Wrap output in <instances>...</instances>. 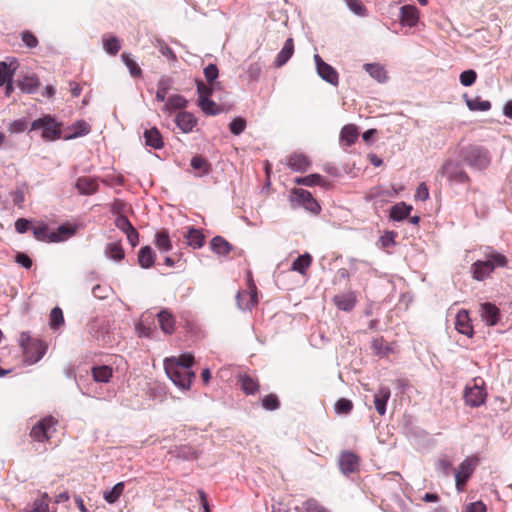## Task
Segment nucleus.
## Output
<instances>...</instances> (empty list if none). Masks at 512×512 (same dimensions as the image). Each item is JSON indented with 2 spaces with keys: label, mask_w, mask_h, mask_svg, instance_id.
Here are the masks:
<instances>
[{
  "label": "nucleus",
  "mask_w": 512,
  "mask_h": 512,
  "mask_svg": "<svg viewBox=\"0 0 512 512\" xmlns=\"http://www.w3.org/2000/svg\"><path fill=\"white\" fill-rule=\"evenodd\" d=\"M57 421L52 416H47L38 421L31 429L30 436L38 442L48 440L55 431Z\"/></svg>",
  "instance_id": "7"
},
{
  "label": "nucleus",
  "mask_w": 512,
  "mask_h": 512,
  "mask_svg": "<svg viewBox=\"0 0 512 512\" xmlns=\"http://www.w3.org/2000/svg\"><path fill=\"white\" fill-rule=\"evenodd\" d=\"M115 225L124 233L134 228L131 222L128 220V218L123 215L117 216V218L115 219Z\"/></svg>",
  "instance_id": "55"
},
{
  "label": "nucleus",
  "mask_w": 512,
  "mask_h": 512,
  "mask_svg": "<svg viewBox=\"0 0 512 512\" xmlns=\"http://www.w3.org/2000/svg\"><path fill=\"white\" fill-rule=\"evenodd\" d=\"M26 128H27V122L25 120L19 119V120L12 121L9 124L8 130L11 133H22L26 130Z\"/></svg>",
  "instance_id": "57"
},
{
  "label": "nucleus",
  "mask_w": 512,
  "mask_h": 512,
  "mask_svg": "<svg viewBox=\"0 0 512 512\" xmlns=\"http://www.w3.org/2000/svg\"><path fill=\"white\" fill-rule=\"evenodd\" d=\"M64 323L62 310L58 307L52 309L50 313V324L53 328H58Z\"/></svg>",
  "instance_id": "51"
},
{
  "label": "nucleus",
  "mask_w": 512,
  "mask_h": 512,
  "mask_svg": "<svg viewBox=\"0 0 512 512\" xmlns=\"http://www.w3.org/2000/svg\"><path fill=\"white\" fill-rule=\"evenodd\" d=\"M19 344L23 350L25 360L29 364L38 362L46 352L45 344L38 339H32L29 332L20 334Z\"/></svg>",
  "instance_id": "3"
},
{
  "label": "nucleus",
  "mask_w": 512,
  "mask_h": 512,
  "mask_svg": "<svg viewBox=\"0 0 512 512\" xmlns=\"http://www.w3.org/2000/svg\"><path fill=\"white\" fill-rule=\"evenodd\" d=\"M188 101L181 95L175 94L169 96L162 107V111L171 114L175 110L183 109L187 106Z\"/></svg>",
  "instance_id": "19"
},
{
  "label": "nucleus",
  "mask_w": 512,
  "mask_h": 512,
  "mask_svg": "<svg viewBox=\"0 0 512 512\" xmlns=\"http://www.w3.org/2000/svg\"><path fill=\"white\" fill-rule=\"evenodd\" d=\"M363 67L377 82L384 83L387 81V72L383 65L379 63H367Z\"/></svg>",
  "instance_id": "25"
},
{
  "label": "nucleus",
  "mask_w": 512,
  "mask_h": 512,
  "mask_svg": "<svg viewBox=\"0 0 512 512\" xmlns=\"http://www.w3.org/2000/svg\"><path fill=\"white\" fill-rule=\"evenodd\" d=\"M429 198V190L425 183L419 184L416 189L415 199L420 201H426Z\"/></svg>",
  "instance_id": "62"
},
{
  "label": "nucleus",
  "mask_w": 512,
  "mask_h": 512,
  "mask_svg": "<svg viewBox=\"0 0 512 512\" xmlns=\"http://www.w3.org/2000/svg\"><path fill=\"white\" fill-rule=\"evenodd\" d=\"M77 226L76 225H69V224H63L60 225L57 229V231L52 232V236L50 238V242H62L70 238L76 233Z\"/></svg>",
  "instance_id": "22"
},
{
  "label": "nucleus",
  "mask_w": 512,
  "mask_h": 512,
  "mask_svg": "<svg viewBox=\"0 0 512 512\" xmlns=\"http://www.w3.org/2000/svg\"><path fill=\"white\" fill-rule=\"evenodd\" d=\"M236 301L239 309L243 311L250 310L257 304V290L251 278L248 280V289L237 293Z\"/></svg>",
  "instance_id": "10"
},
{
  "label": "nucleus",
  "mask_w": 512,
  "mask_h": 512,
  "mask_svg": "<svg viewBox=\"0 0 512 512\" xmlns=\"http://www.w3.org/2000/svg\"><path fill=\"white\" fill-rule=\"evenodd\" d=\"M191 166L192 168L196 169V170H202L204 173H206L208 171V164L207 162L199 157V156H195L191 159Z\"/></svg>",
  "instance_id": "61"
},
{
  "label": "nucleus",
  "mask_w": 512,
  "mask_h": 512,
  "mask_svg": "<svg viewBox=\"0 0 512 512\" xmlns=\"http://www.w3.org/2000/svg\"><path fill=\"white\" fill-rule=\"evenodd\" d=\"M485 255L487 258L486 260L476 261L471 266L473 278L477 281L486 279L490 276L496 267H504L507 262V259L504 255L493 250H489V252H486Z\"/></svg>",
  "instance_id": "2"
},
{
  "label": "nucleus",
  "mask_w": 512,
  "mask_h": 512,
  "mask_svg": "<svg viewBox=\"0 0 512 512\" xmlns=\"http://www.w3.org/2000/svg\"><path fill=\"white\" fill-rule=\"evenodd\" d=\"M451 468L452 463L448 459H440L436 464L437 471L442 473L444 476L449 475Z\"/></svg>",
  "instance_id": "60"
},
{
  "label": "nucleus",
  "mask_w": 512,
  "mask_h": 512,
  "mask_svg": "<svg viewBox=\"0 0 512 512\" xmlns=\"http://www.w3.org/2000/svg\"><path fill=\"white\" fill-rule=\"evenodd\" d=\"M312 258L308 253L300 255L292 263V270L300 274H305L306 270L311 265Z\"/></svg>",
  "instance_id": "37"
},
{
  "label": "nucleus",
  "mask_w": 512,
  "mask_h": 512,
  "mask_svg": "<svg viewBox=\"0 0 512 512\" xmlns=\"http://www.w3.org/2000/svg\"><path fill=\"white\" fill-rule=\"evenodd\" d=\"M310 165L309 159L303 154H293L288 160V166L298 172H304Z\"/></svg>",
  "instance_id": "28"
},
{
  "label": "nucleus",
  "mask_w": 512,
  "mask_h": 512,
  "mask_svg": "<svg viewBox=\"0 0 512 512\" xmlns=\"http://www.w3.org/2000/svg\"><path fill=\"white\" fill-rule=\"evenodd\" d=\"M155 245L162 252L170 251L172 249V243L168 233L165 231L158 232L155 235Z\"/></svg>",
  "instance_id": "39"
},
{
  "label": "nucleus",
  "mask_w": 512,
  "mask_h": 512,
  "mask_svg": "<svg viewBox=\"0 0 512 512\" xmlns=\"http://www.w3.org/2000/svg\"><path fill=\"white\" fill-rule=\"evenodd\" d=\"M76 187L82 194H92L97 190V182L94 179L81 177L76 182Z\"/></svg>",
  "instance_id": "33"
},
{
  "label": "nucleus",
  "mask_w": 512,
  "mask_h": 512,
  "mask_svg": "<svg viewBox=\"0 0 512 512\" xmlns=\"http://www.w3.org/2000/svg\"><path fill=\"white\" fill-rule=\"evenodd\" d=\"M357 138H358V129L355 125L349 124V125H345L342 128L341 133H340V142L343 145L350 146L353 143H355Z\"/></svg>",
  "instance_id": "29"
},
{
  "label": "nucleus",
  "mask_w": 512,
  "mask_h": 512,
  "mask_svg": "<svg viewBox=\"0 0 512 512\" xmlns=\"http://www.w3.org/2000/svg\"><path fill=\"white\" fill-rule=\"evenodd\" d=\"M465 512H486V506L481 501L473 502L466 507Z\"/></svg>",
  "instance_id": "64"
},
{
  "label": "nucleus",
  "mask_w": 512,
  "mask_h": 512,
  "mask_svg": "<svg viewBox=\"0 0 512 512\" xmlns=\"http://www.w3.org/2000/svg\"><path fill=\"white\" fill-rule=\"evenodd\" d=\"M419 21V11L413 5H404L400 8V23L403 26L414 27Z\"/></svg>",
  "instance_id": "14"
},
{
  "label": "nucleus",
  "mask_w": 512,
  "mask_h": 512,
  "mask_svg": "<svg viewBox=\"0 0 512 512\" xmlns=\"http://www.w3.org/2000/svg\"><path fill=\"white\" fill-rule=\"evenodd\" d=\"M473 469H474L473 464L469 459L464 460L460 464L457 472L455 473V482H456L457 490H459V491L462 490L463 485L466 483V481L472 474Z\"/></svg>",
  "instance_id": "15"
},
{
  "label": "nucleus",
  "mask_w": 512,
  "mask_h": 512,
  "mask_svg": "<svg viewBox=\"0 0 512 512\" xmlns=\"http://www.w3.org/2000/svg\"><path fill=\"white\" fill-rule=\"evenodd\" d=\"M359 466V458L352 452H343L339 457V467L342 473L348 475L355 472Z\"/></svg>",
  "instance_id": "12"
},
{
  "label": "nucleus",
  "mask_w": 512,
  "mask_h": 512,
  "mask_svg": "<svg viewBox=\"0 0 512 512\" xmlns=\"http://www.w3.org/2000/svg\"><path fill=\"white\" fill-rule=\"evenodd\" d=\"M262 406L267 410H275L279 406V401L276 395L269 394L262 399Z\"/></svg>",
  "instance_id": "54"
},
{
  "label": "nucleus",
  "mask_w": 512,
  "mask_h": 512,
  "mask_svg": "<svg viewBox=\"0 0 512 512\" xmlns=\"http://www.w3.org/2000/svg\"><path fill=\"white\" fill-rule=\"evenodd\" d=\"M246 128V121L241 117L234 118L230 124V132L234 135H240Z\"/></svg>",
  "instance_id": "48"
},
{
  "label": "nucleus",
  "mask_w": 512,
  "mask_h": 512,
  "mask_svg": "<svg viewBox=\"0 0 512 512\" xmlns=\"http://www.w3.org/2000/svg\"><path fill=\"white\" fill-rule=\"evenodd\" d=\"M184 238L186 240V244L193 249H199L203 246L204 235L199 229L190 227L184 234Z\"/></svg>",
  "instance_id": "23"
},
{
  "label": "nucleus",
  "mask_w": 512,
  "mask_h": 512,
  "mask_svg": "<svg viewBox=\"0 0 512 512\" xmlns=\"http://www.w3.org/2000/svg\"><path fill=\"white\" fill-rule=\"evenodd\" d=\"M175 124L183 133H190L197 125V118L190 112L182 111L176 115Z\"/></svg>",
  "instance_id": "13"
},
{
  "label": "nucleus",
  "mask_w": 512,
  "mask_h": 512,
  "mask_svg": "<svg viewBox=\"0 0 512 512\" xmlns=\"http://www.w3.org/2000/svg\"><path fill=\"white\" fill-rule=\"evenodd\" d=\"M204 75L208 82L214 81L218 77V68L214 64H209L204 69Z\"/></svg>",
  "instance_id": "63"
},
{
  "label": "nucleus",
  "mask_w": 512,
  "mask_h": 512,
  "mask_svg": "<svg viewBox=\"0 0 512 512\" xmlns=\"http://www.w3.org/2000/svg\"><path fill=\"white\" fill-rule=\"evenodd\" d=\"M21 39L28 48H35L38 45L37 38L29 31L22 32Z\"/></svg>",
  "instance_id": "59"
},
{
  "label": "nucleus",
  "mask_w": 512,
  "mask_h": 512,
  "mask_svg": "<svg viewBox=\"0 0 512 512\" xmlns=\"http://www.w3.org/2000/svg\"><path fill=\"white\" fill-rule=\"evenodd\" d=\"M194 357L190 353L181 354L179 357H168L164 360L166 375L173 384L182 391H188L196 378L191 370Z\"/></svg>",
  "instance_id": "1"
},
{
  "label": "nucleus",
  "mask_w": 512,
  "mask_h": 512,
  "mask_svg": "<svg viewBox=\"0 0 512 512\" xmlns=\"http://www.w3.org/2000/svg\"><path fill=\"white\" fill-rule=\"evenodd\" d=\"M124 491V483L123 482H118L117 484H115L113 486V488L109 491H106L104 493V499L112 504V503H115L119 497L122 495Z\"/></svg>",
  "instance_id": "41"
},
{
  "label": "nucleus",
  "mask_w": 512,
  "mask_h": 512,
  "mask_svg": "<svg viewBox=\"0 0 512 512\" xmlns=\"http://www.w3.org/2000/svg\"><path fill=\"white\" fill-rule=\"evenodd\" d=\"M198 105L202 111L208 115H216L219 113L216 103L209 98L198 99Z\"/></svg>",
  "instance_id": "44"
},
{
  "label": "nucleus",
  "mask_w": 512,
  "mask_h": 512,
  "mask_svg": "<svg viewBox=\"0 0 512 512\" xmlns=\"http://www.w3.org/2000/svg\"><path fill=\"white\" fill-rule=\"evenodd\" d=\"M18 86L22 92L33 94L38 90L40 82L35 74H28L19 80Z\"/></svg>",
  "instance_id": "21"
},
{
  "label": "nucleus",
  "mask_w": 512,
  "mask_h": 512,
  "mask_svg": "<svg viewBox=\"0 0 512 512\" xmlns=\"http://www.w3.org/2000/svg\"><path fill=\"white\" fill-rule=\"evenodd\" d=\"M170 88V83L167 79H161L157 84L156 100L160 102L166 101V95Z\"/></svg>",
  "instance_id": "46"
},
{
  "label": "nucleus",
  "mask_w": 512,
  "mask_h": 512,
  "mask_svg": "<svg viewBox=\"0 0 512 512\" xmlns=\"http://www.w3.org/2000/svg\"><path fill=\"white\" fill-rule=\"evenodd\" d=\"M334 303L339 309L349 311L355 305V297L352 294L338 295L334 297Z\"/></svg>",
  "instance_id": "38"
},
{
  "label": "nucleus",
  "mask_w": 512,
  "mask_h": 512,
  "mask_svg": "<svg viewBox=\"0 0 512 512\" xmlns=\"http://www.w3.org/2000/svg\"><path fill=\"white\" fill-rule=\"evenodd\" d=\"M12 74L10 73L9 67L5 62H0V86H3L6 82L11 81Z\"/></svg>",
  "instance_id": "58"
},
{
  "label": "nucleus",
  "mask_w": 512,
  "mask_h": 512,
  "mask_svg": "<svg viewBox=\"0 0 512 512\" xmlns=\"http://www.w3.org/2000/svg\"><path fill=\"white\" fill-rule=\"evenodd\" d=\"M157 317L161 330L166 334L173 333L175 326L173 315L168 310H162L157 314Z\"/></svg>",
  "instance_id": "26"
},
{
  "label": "nucleus",
  "mask_w": 512,
  "mask_h": 512,
  "mask_svg": "<svg viewBox=\"0 0 512 512\" xmlns=\"http://www.w3.org/2000/svg\"><path fill=\"white\" fill-rule=\"evenodd\" d=\"M71 130L72 133L67 137L68 139L87 135L90 132V125L85 121H78L72 125Z\"/></svg>",
  "instance_id": "42"
},
{
  "label": "nucleus",
  "mask_w": 512,
  "mask_h": 512,
  "mask_svg": "<svg viewBox=\"0 0 512 512\" xmlns=\"http://www.w3.org/2000/svg\"><path fill=\"white\" fill-rule=\"evenodd\" d=\"M353 408V404L348 399H340L335 404V410L338 414H348Z\"/></svg>",
  "instance_id": "53"
},
{
  "label": "nucleus",
  "mask_w": 512,
  "mask_h": 512,
  "mask_svg": "<svg viewBox=\"0 0 512 512\" xmlns=\"http://www.w3.org/2000/svg\"><path fill=\"white\" fill-rule=\"evenodd\" d=\"M47 495H45L44 498L36 499L33 503V507L29 512H49V505L47 500L45 499Z\"/></svg>",
  "instance_id": "56"
},
{
  "label": "nucleus",
  "mask_w": 512,
  "mask_h": 512,
  "mask_svg": "<svg viewBox=\"0 0 512 512\" xmlns=\"http://www.w3.org/2000/svg\"><path fill=\"white\" fill-rule=\"evenodd\" d=\"M412 206L404 202L397 203L390 210V217L395 221L404 220L411 212Z\"/></svg>",
  "instance_id": "31"
},
{
  "label": "nucleus",
  "mask_w": 512,
  "mask_h": 512,
  "mask_svg": "<svg viewBox=\"0 0 512 512\" xmlns=\"http://www.w3.org/2000/svg\"><path fill=\"white\" fill-rule=\"evenodd\" d=\"M294 53V42H293V39L292 38H288L285 43H284V46L282 47V49L280 50V52L277 54L276 58H275V66L276 67H282L283 65H285L289 59L292 57Z\"/></svg>",
  "instance_id": "20"
},
{
  "label": "nucleus",
  "mask_w": 512,
  "mask_h": 512,
  "mask_svg": "<svg viewBox=\"0 0 512 512\" xmlns=\"http://www.w3.org/2000/svg\"><path fill=\"white\" fill-rule=\"evenodd\" d=\"M104 50L111 55H116L120 50V42L116 37H106L103 39Z\"/></svg>",
  "instance_id": "43"
},
{
  "label": "nucleus",
  "mask_w": 512,
  "mask_h": 512,
  "mask_svg": "<svg viewBox=\"0 0 512 512\" xmlns=\"http://www.w3.org/2000/svg\"><path fill=\"white\" fill-rule=\"evenodd\" d=\"M438 173L442 177H447L453 183H466L469 182L467 173L459 167V165L452 160H447L439 169Z\"/></svg>",
  "instance_id": "8"
},
{
  "label": "nucleus",
  "mask_w": 512,
  "mask_h": 512,
  "mask_svg": "<svg viewBox=\"0 0 512 512\" xmlns=\"http://www.w3.org/2000/svg\"><path fill=\"white\" fill-rule=\"evenodd\" d=\"M456 330L466 336H472L473 328L470 324V318L466 310L459 311L455 319Z\"/></svg>",
  "instance_id": "18"
},
{
  "label": "nucleus",
  "mask_w": 512,
  "mask_h": 512,
  "mask_svg": "<svg viewBox=\"0 0 512 512\" xmlns=\"http://www.w3.org/2000/svg\"><path fill=\"white\" fill-rule=\"evenodd\" d=\"M321 180V176L318 175V174H311V175H308V176H305V177H299V178H296L295 179V182L299 185H304V186H314V185H317L319 184Z\"/></svg>",
  "instance_id": "52"
},
{
  "label": "nucleus",
  "mask_w": 512,
  "mask_h": 512,
  "mask_svg": "<svg viewBox=\"0 0 512 512\" xmlns=\"http://www.w3.org/2000/svg\"><path fill=\"white\" fill-rule=\"evenodd\" d=\"M465 101L471 111H488L491 108V103L487 100H482L480 97L468 98L465 96Z\"/></svg>",
  "instance_id": "36"
},
{
  "label": "nucleus",
  "mask_w": 512,
  "mask_h": 512,
  "mask_svg": "<svg viewBox=\"0 0 512 512\" xmlns=\"http://www.w3.org/2000/svg\"><path fill=\"white\" fill-rule=\"evenodd\" d=\"M483 381L480 383L475 379L473 384H467L464 390L465 404L470 407H480L485 403L487 393L483 387Z\"/></svg>",
  "instance_id": "6"
},
{
  "label": "nucleus",
  "mask_w": 512,
  "mask_h": 512,
  "mask_svg": "<svg viewBox=\"0 0 512 512\" xmlns=\"http://www.w3.org/2000/svg\"><path fill=\"white\" fill-rule=\"evenodd\" d=\"M348 8L358 16H366L367 10L360 0H344Z\"/></svg>",
  "instance_id": "47"
},
{
  "label": "nucleus",
  "mask_w": 512,
  "mask_h": 512,
  "mask_svg": "<svg viewBox=\"0 0 512 512\" xmlns=\"http://www.w3.org/2000/svg\"><path fill=\"white\" fill-rule=\"evenodd\" d=\"M290 201L293 206H303L306 210L315 214L319 213L321 209L312 194L304 189H295L291 195Z\"/></svg>",
  "instance_id": "9"
},
{
  "label": "nucleus",
  "mask_w": 512,
  "mask_h": 512,
  "mask_svg": "<svg viewBox=\"0 0 512 512\" xmlns=\"http://www.w3.org/2000/svg\"><path fill=\"white\" fill-rule=\"evenodd\" d=\"M480 313L482 320L489 326H494L499 320V309L491 303L481 304Z\"/></svg>",
  "instance_id": "17"
},
{
  "label": "nucleus",
  "mask_w": 512,
  "mask_h": 512,
  "mask_svg": "<svg viewBox=\"0 0 512 512\" xmlns=\"http://www.w3.org/2000/svg\"><path fill=\"white\" fill-rule=\"evenodd\" d=\"M476 78L477 74L474 70H465L460 74V83L465 87H469L474 84Z\"/></svg>",
  "instance_id": "50"
},
{
  "label": "nucleus",
  "mask_w": 512,
  "mask_h": 512,
  "mask_svg": "<svg viewBox=\"0 0 512 512\" xmlns=\"http://www.w3.org/2000/svg\"><path fill=\"white\" fill-rule=\"evenodd\" d=\"M391 391L388 386H380L374 395V406L379 415L386 413V404L390 398Z\"/></svg>",
  "instance_id": "16"
},
{
  "label": "nucleus",
  "mask_w": 512,
  "mask_h": 512,
  "mask_svg": "<svg viewBox=\"0 0 512 512\" xmlns=\"http://www.w3.org/2000/svg\"><path fill=\"white\" fill-rule=\"evenodd\" d=\"M112 368L109 366H97L92 369V375L96 382L107 383L112 377Z\"/></svg>",
  "instance_id": "35"
},
{
  "label": "nucleus",
  "mask_w": 512,
  "mask_h": 512,
  "mask_svg": "<svg viewBox=\"0 0 512 512\" xmlns=\"http://www.w3.org/2000/svg\"><path fill=\"white\" fill-rule=\"evenodd\" d=\"M121 57H122L123 62L126 65V67L129 69V72H130L131 76L137 77V76L141 75L140 67L138 66L136 61H134L131 58V56L129 54L123 53Z\"/></svg>",
  "instance_id": "45"
},
{
  "label": "nucleus",
  "mask_w": 512,
  "mask_h": 512,
  "mask_svg": "<svg viewBox=\"0 0 512 512\" xmlns=\"http://www.w3.org/2000/svg\"><path fill=\"white\" fill-rule=\"evenodd\" d=\"M314 61L316 65L317 74L324 81L330 83L333 86H337L339 82L337 71L331 65L324 62L318 54L314 55Z\"/></svg>",
  "instance_id": "11"
},
{
  "label": "nucleus",
  "mask_w": 512,
  "mask_h": 512,
  "mask_svg": "<svg viewBox=\"0 0 512 512\" xmlns=\"http://www.w3.org/2000/svg\"><path fill=\"white\" fill-rule=\"evenodd\" d=\"M155 253L150 246L142 247L138 252V263L144 268L148 269L153 266L155 262Z\"/></svg>",
  "instance_id": "27"
},
{
  "label": "nucleus",
  "mask_w": 512,
  "mask_h": 512,
  "mask_svg": "<svg viewBox=\"0 0 512 512\" xmlns=\"http://www.w3.org/2000/svg\"><path fill=\"white\" fill-rule=\"evenodd\" d=\"M210 246L212 251L220 256L227 255L232 249L231 244L221 236L214 237L210 242Z\"/></svg>",
  "instance_id": "30"
},
{
  "label": "nucleus",
  "mask_w": 512,
  "mask_h": 512,
  "mask_svg": "<svg viewBox=\"0 0 512 512\" xmlns=\"http://www.w3.org/2000/svg\"><path fill=\"white\" fill-rule=\"evenodd\" d=\"M303 509L305 512H328L317 500L308 499L303 503Z\"/></svg>",
  "instance_id": "49"
},
{
  "label": "nucleus",
  "mask_w": 512,
  "mask_h": 512,
  "mask_svg": "<svg viewBox=\"0 0 512 512\" xmlns=\"http://www.w3.org/2000/svg\"><path fill=\"white\" fill-rule=\"evenodd\" d=\"M104 255L110 260L119 262L124 259L125 252L120 242H110L105 246Z\"/></svg>",
  "instance_id": "24"
},
{
  "label": "nucleus",
  "mask_w": 512,
  "mask_h": 512,
  "mask_svg": "<svg viewBox=\"0 0 512 512\" xmlns=\"http://www.w3.org/2000/svg\"><path fill=\"white\" fill-rule=\"evenodd\" d=\"M239 382L242 390L248 395L256 393L259 389L258 381L247 374L241 375Z\"/></svg>",
  "instance_id": "34"
},
{
  "label": "nucleus",
  "mask_w": 512,
  "mask_h": 512,
  "mask_svg": "<svg viewBox=\"0 0 512 512\" xmlns=\"http://www.w3.org/2000/svg\"><path fill=\"white\" fill-rule=\"evenodd\" d=\"M32 131H40L46 141H54L61 137V125L50 115L36 119L31 124Z\"/></svg>",
  "instance_id": "5"
},
{
  "label": "nucleus",
  "mask_w": 512,
  "mask_h": 512,
  "mask_svg": "<svg viewBox=\"0 0 512 512\" xmlns=\"http://www.w3.org/2000/svg\"><path fill=\"white\" fill-rule=\"evenodd\" d=\"M461 157L468 166L476 170L486 169L491 162L488 150L476 145L463 149Z\"/></svg>",
  "instance_id": "4"
},
{
  "label": "nucleus",
  "mask_w": 512,
  "mask_h": 512,
  "mask_svg": "<svg viewBox=\"0 0 512 512\" xmlns=\"http://www.w3.org/2000/svg\"><path fill=\"white\" fill-rule=\"evenodd\" d=\"M144 138L146 141V144L148 146L153 147L154 149H160L163 146V140L161 137L160 132L157 128L153 127L149 130H146L144 133Z\"/></svg>",
  "instance_id": "32"
},
{
  "label": "nucleus",
  "mask_w": 512,
  "mask_h": 512,
  "mask_svg": "<svg viewBox=\"0 0 512 512\" xmlns=\"http://www.w3.org/2000/svg\"><path fill=\"white\" fill-rule=\"evenodd\" d=\"M32 233L37 240L50 242V238L52 236V232H49L48 226L46 224H37L32 227Z\"/></svg>",
  "instance_id": "40"
}]
</instances>
